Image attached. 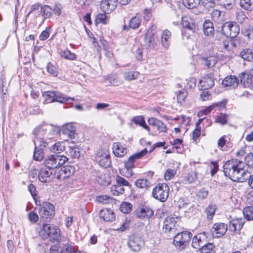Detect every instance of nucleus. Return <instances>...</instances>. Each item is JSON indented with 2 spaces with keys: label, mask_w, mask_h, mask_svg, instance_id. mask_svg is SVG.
I'll list each match as a JSON object with an SVG mask.
<instances>
[{
  "label": "nucleus",
  "mask_w": 253,
  "mask_h": 253,
  "mask_svg": "<svg viewBox=\"0 0 253 253\" xmlns=\"http://www.w3.org/2000/svg\"><path fill=\"white\" fill-rule=\"evenodd\" d=\"M245 163L238 159H231L223 165V172L226 176L234 181L244 182L249 179V184L253 189V174L245 169Z\"/></svg>",
  "instance_id": "f257e3e1"
},
{
  "label": "nucleus",
  "mask_w": 253,
  "mask_h": 253,
  "mask_svg": "<svg viewBox=\"0 0 253 253\" xmlns=\"http://www.w3.org/2000/svg\"><path fill=\"white\" fill-rule=\"evenodd\" d=\"M42 96L46 103L54 102L64 103L67 101H73L75 99L74 98L67 97L60 92L54 91H44L42 93Z\"/></svg>",
  "instance_id": "f03ea898"
},
{
  "label": "nucleus",
  "mask_w": 253,
  "mask_h": 253,
  "mask_svg": "<svg viewBox=\"0 0 253 253\" xmlns=\"http://www.w3.org/2000/svg\"><path fill=\"white\" fill-rule=\"evenodd\" d=\"M68 159L64 155H50L47 156L44 161V165L48 169L52 170L63 165Z\"/></svg>",
  "instance_id": "7ed1b4c3"
},
{
  "label": "nucleus",
  "mask_w": 253,
  "mask_h": 253,
  "mask_svg": "<svg viewBox=\"0 0 253 253\" xmlns=\"http://www.w3.org/2000/svg\"><path fill=\"white\" fill-rule=\"evenodd\" d=\"M41 234L43 238H48L50 241H58L60 238V230L57 226L42 223Z\"/></svg>",
  "instance_id": "20e7f679"
},
{
  "label": "nucleus",
  "mask_w": 253,
  "mask_h": 253,
  "mask_svg": "<svg viewBox=\"0 0 253 253\" xmlns=\"http://www.w3.org/2000/svg\"><path fill=\"white\" fill-rule=\"evenodd\" d=\"M219 34V33H217L216 35V39L220 41L218 43L219 49L222 52H228L229 54H231L236 48L237 43V40L233 38L226 37L220 41L221 38L218 36Z\"/></svg>",
  "instance_id": "39448f33"
},
{
  "label": "nucleus",
  "mask_w": 253,
  "mask_h": 253,
  "mask_svg": "<svg viewBox=\"0 0 253 253\" xmlns=\"http://www.w3.org/2000/svg\"><path fill=\"white\" fill-rule=\"evenodd\" d=\"M192 234L188 231L177 233L174 237L173 244L179 250H183L188 246Z\"/></svg>",
  "instance_id": "423d86ee"
},
{
  "label": "nucleus",
  "mask_w": 253,
  "mask_h": 253,
  "mask_svg": "<svg viewBox=\"0 0 253 253\" xmlns=\"http://www.w3.org/2000/svg\"><path fill=\"white\" fill-rule=\"evenodd\" d=\"M39 214L43 223L49 222L54 215V206L49 203L43 202L40 209Z\"/></svg>",
  "instance_id": "0eeeda50"
},
{
  "label": "nucleus",
  "mask_w": 253,
  "mask_h": 253,
  "mask_svg": "<svg viewBox=\"0 0 253 253\" xmlns=\"http://www.w3.org/2000/svg\"><path fill=\"white\" fill-rule=\"evenodd\" d=\"M147 150L145 148L142 151L130 156L125 162V168L126 169V176H131L133 174L132 169L135 167L134 163L137 160L147 153Z\"/></svg>",
  "instance_id": "6e6552de"
},
{
  "label": "nucleus",
  "mask_w": 253,
  "mask_h": 253,
  "mask_svg": "<svg viewBox=\"0 0 253 253\" xmlns=\"http://www.w3.org/2000/svg\"><path fill=\"white\" fill-rule=\"evenodd\" d=\"M50 128V127L45 124L40 125L36 127L33 131V134L35 135L33 140L39 139L41 143H42L43 147H46L48 145V142L45 139L50 138L46 135V132Z\"/></svg>",
  "instance_id": "1a4fd4ad"
},
{
  "label": "nucleus",
  "mask_w": 253,
  "mask_h": 253,
  "mask_svg": "<svg viewBox=\"0 0 253 253\" xmlns=\"http://www.w3.org/2000/svg\"><path fill=\"white\" fill-rule=\"evenodd\" d=\"M222 34L226 37L233 38L239 33L240 28L238 25L233 22H227L222 24L221 27Z\"/></svg>",
  "instance_id": "9d476101"
},
{
  "label": "nucleus",
  "mask_w": 253,
  "mask_h": 253,
  "mask_svg": "<svg viewBox=\"0 0 253 253\" xmlns=\"http://www.w3.org/2000/svg\"><path fill=\"white\" fill-rule=\"evenodd\" d=\"M153 197L161 202L166 201L169 196V187L166 183H159L153 189Z\"/></svg>",
  "instance_id": "9b49d317"
},
{
  "label": "nucleus",
  "mask_w": 253,
  "mask_h": 253,
  "mask_svg": "<svg viewBox=\"0 0 253 253\" xmlns=\"http://www.w3.org/2000/svg\"><path fill=\"white\" fill-rule=\"evenodd\" d=\"M180 218L178 216L167 217L164 221L163 230L165 233L175 234L178 226V222Z\"/></svg>",
  "instance_id": "f8f14e48"
},
{
  "label": "nucleus",
  "mask_w": 253,
  "mask_h": 253,
  "mask_svg": "<svg viewBox=\"0 0 253 253\" xmlns=\"http://www.w3.org/2000/svg\"><path fill=\"white\" fill-rule=\"evenodd\" d=\"M96 160L101 167L105 168L110 167L111 161L109 151L107 149H102L98 151L96 154Z\"/></svg>",
  "instance_id": "ddd939ff"
},
{
  "label": "nucleus",
  "mask_w": 253,
  "mask_h": 253,
  "mask_svg": "<svg viewBox=\"0 0 253 253\" xmlns=\"http://www.w3.org/2000/svg\"><path fill=\"white\" fill-rule=\"evenodd\" d=\"M127 245L132 251L138 252L144 246V241L139 236L131 235L129 237Z\"/></svg>",
  "instance_id": "4468645a"
},
{
  "label": "nucleus",
  "mask_w": 253,
  "mask_h": 253,
  "mask_svg": "<svg viewBox=\"0 0 253 253\" xmlns=\"http://www.w3.org/2000/svg\"><path fill=\"white\" fill-rule=\"evenodd\" d=\"M208 242V236L205 232L196 235L192 239V246L195 249H199L205 246Z\"/></svg>",
  "instance_id": "2eb2a0df"
},
{
  "label": "nucleus",
  "mask_w": 253,
  "mask_h": 253,
  "mask_svg": "<svg viewBox=\"0 0 253 253\" xmlns=\"http://www.w3.org/2000/svg\"><path fill=\"white\" fill-rule=\"evenodd\" d=\"M228 229L226 224L222 222H217L213 225L211 233L214 237L218 238L224 235Z\"/></svg>",
  "instance_id": "dca6fc26"
},
{
  "label": "nucleus",
  "mask_w": 253,
  "mask_h": 253,
  "mask_svg": "<svg viewBox=\"0 0 253 253\" xmlns=\"http://www.w3.org/2000/svg\"><path fill=\"white\" fill-rule=\"evenodd\" d=\"M33 142L35 145L33 159L36 161H41L44 157L43 149L46 147H43L42 143L38 139L33 140Z\"/></svg>",
  "instance_id": "f3484780"
},
{
  "label": "nucleus",
  "mask_w": 253,
  "mask_h": 253,
  "mask_svg": "<svg viewBox=\"0 0 253 253\" xmlns=\"http://www.w3.org/2000/svg\"><path fill=\"white\" fill-rule=\"evenodd\" d=\"M62 133L71 139H74L76 135V128L73 123L64 125L61 129Z\"/></svg>",
  "instance_id": "a211bd4d"
},
{
  "label": "nucleus",
  "mask_w": 253,
  "mask_h": 253,
  "mask_svg": "<svg viewBox=\"0 0 253 253\" xmlns=\"http://www.w3.org/2000/svg\"><path fill=\"white\" fill-rule=\"evenodd\" d=\"M38 178L42 183L49 182L53 178L52 171L46 168H42L39 172Z\"/></svg>",
  "instance_id": "6ab92c4d"
},
{
  "label": "nucleus",
  "mask_w": 253,
  "mask_h": 253,
  "mask_svg": "<svg viewBox=\"0 0 253 253\" xmlns=\"http://www.w3.org/2000/svg\"><path fill=\"white\" fill-rule=\"evenodd\" d=\"M214 84L212 76L211 74L206 75L202 80L199 82V86L201 87L202 90H208L212 87Z\"/></svg>",
  "instance_id": "aec40b11"
},
{
  "label": "nucleus",
  "mask_w": 253,
  "mask_h": 253,
  "mask_svg": "<svg viewBox=\"0 0 253 253\" xmlns=\"http://www.w3.org/2000/svg\"><path fill=\"white\" fill-rule=\"evenodd\" d=\"M116 0H102L100 8L105 13H110L114 10L117 6Z\"/></svg>",
  "instance_id": "412c9836"
},
{
  "label": "nucleus",
  "mask_w": 253,
  "mask_h": 253,
  "mask_svg": "<svg viewBox=\"0 0 253 253\" xmlns=\"http://www.w3.org/2000/svg\"><path fill=\"white\" fill-rule=\"evenodd\" d=\"M113 152L114 155L117 157H123L127 152L126 148L121 143L114 142L112 146Z\"/></svg>",
  "instance_id": "4be33fe9"
},
{
  "label": "nucleus",
  "mask_w": 253,
  "mask_h": 253,
  "mask_svg": "<svg viewBox=\"0 0 253 253\" xmlns=\"http://www.w3.org/2000/svg\"><path fill=\"white\" fill-rule=\"evenodd\" d=\"M75 172V168L73 166H65L61 168L57 175L58 179H64L73 174Z\"/></svg>",
  "instance_id": "5701e85b"
},
{
  "label": "nucleus",
  "mask_w": 253,
  "mask_h": 253,
  "mask_svg": "<svg viewBox=\"0 0 253 253\" xmlns=\"http://www.w3.org/2000/svg\"><path fill=\"white\" fill-rule=\"evenodd\" d=\"M156 30V26L152 25L148 29L147 33L145 36V42L149 47L154 46L156 43L154 37Z\"/></svg>",
  "instance_id": "b1692460"
},
{
  "label": "nucleus",
  "mask_w": 253,
  "mask_h": 253,
  "mask_svg": "<svg viewBox=\"0 0 253 253\" xmlns=\"http://www.w3.org/2000/svg\"><path fill=\"white\" fill-rule=\"evenodd\" d=\"M153 214L154 211L152 209L147 206L140 208L136 212L137 216L141 219L149 218L153 216Z\"/></svg>",
  "instance_id": "393cba45"
},
{
  "label": "nucleus",
  "mask_w": 253,
  "mask_h": 253,
  "mask_svg": "<svg viewBox=\"0 0 253 253\" xmlns=\"http://www.w3.org/2000/svg\"><path fill=\"white\" fill-rule=\"evenodd\" d=\"M239 84L238 79L234 76H228L224 78L222 82V84L230 88H235Z\"/></svg>",
  "instance_id": "a878e982"
},
{
  "label": "nucleus",
  "mask_w": 253,
  "mask_h": 253,
  "mask_svg": "<svg viewBox=\"0 0 253 253\" xmlns=\"http://www.w3.org/2000/svg\"><path fill=\"white\" fill-rule=\"evenodd\" d=\"M244 225L242 218L233 219L229 224V231L234 233L237 230H240Z\"/></svg>",
  "instance_id": "bb28decb"
},
{
  "label": "nucleus",
  "mask_w": 253,
  "mask_h": 253,
  "mask_svg": "<svg viewBox=\"0 0 253 253\" xmlns=\"http://www.w3.org/2000/svg\"><path fill=\"white\" fill-rule=\"evenodd\" d=\"M182 24L184 28L187 29L192 33L195 32L197 26L193 19L188 17L181 18Z\"/></svg>",
  "instance_id": "cd10ccee"
},
{
  "label": "nucleus",
  "mask_w": 253,
  "mask_h": 253,
  "mask_svg": "<svg viewBox=\"0 0 253 253\" xmlns=\"http://www.w3.org/2000/svg\"><path fill=\"white\" fill-rule=\"evenodd\" d=\"M99 217L106 221H112L115 218V215L113 211L108 209L101 210L99 211Z\"/></svg>",
  "instance_id": "c85d7f7f"
},
{
  "label": "nucleus",
  "mask_w": 253,
  "mask_h": 253,
  "mask_svg": "<svg viewBox=\"0 0 253 253\" xmlns=\"http://www.w3.org/2000/svg\"><path fill=\"white\" fill-rule=\"evenodd\" d=\"M203 32L205 35L212 36L213 35L214 29L212 22L210 20H206L203 23Z\"/></svg>",
  "instance_id": "c756f323"
},
{
  "label": "nucleus",
  "mask_w": 253,
  "mask_h": 253,
  "mask_svg": "<svg viewBox=\"0 0 253 253\" xmlns=\"http://www.w3.org/2000/svg\"><path fill=\"white\" fill-rule=\"evenodd\" d=\"M252 75L249 72H243L239 75L241 84L245 87H250L252 84Z\"/></svg>",
  "instance_id": "7c9ffc66"
},
{
  "label": "nucleus",
  "mask_w": 253,
  "mask_h": 253,
  "mask_svg": "<svg viewBox=\"0 0 253 253\" xmlns=\"http://www.w3.org/2000/svg\"><path fill=\"white\" fill-rule=\"evenodd\" d=\"M217 106L219 107V110H221L222 108H224L225 107V103L224 102H220L218 103H214L212 105L208 107L207 108H206L205 109L201 111L199 113L198 115H199V116H200V114L202 116L206 115L208 114L209 113H210L212 111V110L213 109V108H214L215 107H217Z\"/></svg>",
  "instance_id": "2f4dec72"
},
{
  "label": "nucleus",
  "mask_w": 253,
  "mask_h": 253,
  "mask_svg": "<svg viewBox=\"0 0 253 253\" xmlns=\"http://www.w3.org/2000/svg\"><path fill=\"white\" fill-rule=\"evenodd\" d=\"M65 146L63 142L58 141L52 145L50 148V151L54 153H60L65 150Z\"/></svg>",
  "instance_id": "473e14b6"
},
{
  "label": "nucleus",
  "mask_w": 253,
  "mask_h": 253,
  "mask_svg": "<svg viewBox=\"0 0 253 253\" xmlns=\"http://www.w3.org/2000/svg\"><path fill=\"white\" fill-rule=\"evenodd\" d=\"M240 55L244 60L249 61L253 60V52L250 48L243 49L240 52Z\"/></svg>",
  "instance_id": "72a5a7b5"
},
{
  "label": "nucleus",
  "mask_w": 253,
  "mask_h": 253,
  "mask_svg": "<svg viewBox=\"0 0 253 253\" xmlns=\"http://www.w3.org/2000/svg\"><path fill=\"white\" fill-rule=\"evenodd\" d=\"M141 23L139 16L136 15L132 17L129 21V27L132 29H136L139 28Z\"/></svg>",
  "instance_id": "f704fd0d"
},
{
  "label": "nucleus",
  "mask_w": 253,
  "mask_h": 253,
  "mask_svg": "<svg viewBox=\"0 0 253 253\" xmlns=\"http://www.w3.org/2000/svg\"><path fill=\"white\" fill-rule=\"evenodd\" d=\"M171 33L168 30H166L162 36V44L164 47L167 48L169 47L170 43Z\"/></svg>",
  "instance_id": "c9c22d12"
},
{
  "label": "nucleus",
  "mask_w": 253,
  "mask_h": 253,
  "mask_svg": "<svg viewBox=\"0 0 253 253\" xmlns=\"http://www.w3.org/2000/svg\"><path fill=\"white\" fill-rule=\"evenodd\" d=\"M217 210L215 205L210 204L206 209L205 212L207 214L208 219L211 220L215 214V212Z\"/></svg>",
  "instance_id": "e433bc0d"
},
{
  "label": "nucleus",
  "mask_w": 253,
  "mask_h": 253,
  "mask_svg": "<svg viewBox=\"0 0 253 253\" xmlns=\"http://www.w3.org/2000/svg\"><path fill=\"white\" fill-rule=\"evenodd\" d=\"M217 3L227 9H231L234 5L235 0H216Z\"/></svg>",
  "instance_id": "4c0bfd02"
},
{
  "label": "nucleus",
  "mask_w": 253,
  "mask_h": 253,
  "mask_svg": "<svg viewBox=\"0 0 253 253\" xmlns=\"http://www.w3.org/2000/svg\"><path fill=\"white\" fill-rule=\"evenodd\" d=\"M135 184L138 188L147 189L151 186V182L146 179H139L136 180Z\"/></svg>",
  "instance_id": "58836bf2"
},
{
  "label": "nucleus",
  "mask_w": 253,
  "mask_h": 253,
  "mask_svg": "<svg viewBox=\"0 0 253 253\" xmlns=\"http://www.w3.org/2000/svg\"><path fill=\"white\" fill-rule=\"evenodd\" d=\"M203 63L207 67H213L216 63V58L214 56H210L203 59Z\"/></svg>",
  "instance_id": "ea45409f"
},
{
  "label": "nucleus",
  "mask_w": 253,
  "mask_h": 253,
  "mask_svg": "<svg viewBox=\"0 0 253 253\" xmlns=\"http://www.w3.org/2000/svg\"><path fill=\"white\" fill-rule=\"evenodd\" d=\"M110 191L113 195L118 196L124 194L125 188L116 183V184L113 185L111 187Z\"/></svg>",
  "instance_id": "a19ab883"
},
{
  "label": "nucleus",
  "mask_w": 253,
  "mask_h": 253,
  "mask_svg": "<svg viewBox=\"0 0 253 253\" xmlns=\"http://www.w3.org/2000/svg\"><path fill=\"white\" fill-rule=\"evenodd\" d=\"M132 121L135 124L143 126L147 130L150 131V127L146 124L143 117L141 116H136L134 117Z\"/></svg>",
  "instance_id": "79ce46f5"
},
{
  "label": "nucleus",
  "mask_w": 253,
  "mask_h": 253,
  "mask_svg": "<svg viewBox=\"0 0 253 253\" xmlns=\"http://www.w3.org/2000/svg\"><path fill=\"white\" fill-rule=\"evenodd\" d=\"M240 5L245 10L253 11V0H240Z\"/></svg>",
  "instance_id": "37998d69"
},
{
  "label": "nucleus",
  "mask_w": 253,
  "mask_h": 253,
  "mask_svg": "<svg viewBox=\"0 0 253 253\" xmlns=\"http://www.w3.org/2000/svg\"><path fill=\"white\" fill-rule=\"evenodd\" d=\"M69 155L73 158H78L80 156V149L78 146H70Z\"/></svg>",
  "instance_id": "c03bdc74"
},
{
  "label": "nucleus",
  "mask_w": 253,
  "mask_h": 253,
  "mask_svg": "<svg viewBox=\"0 0 253 253\" xmlns=\"http://www.w3.org/2000/svg\"><path fill=\"white\" fill-rule=\"evenodd\" d=\"M244 217L248 220H253V206L245 207L243 210Z\"/></svg>",
  "instance_id": "a18cd8bd"
},
{
  "label": "nucleus",
  "mask_w": 253,
  "mask_h": 253,
  "mask_svg": "<svg viewBox=\"0 0 253 253\" xmlns=\"http://www.w3.org/2000/svg\"><path fill=\"white\" fill-rule=\"evenodd\" d=\"M62 245L63 247L61 251V253H80L78 252L75 251L71 243L67 242L66 244H63Z\"/></svg>",
  "instance_id": "49530a36"
},
{
  "label": "nucleus",
  "mask_w": 253,
  "mask_h": 253,
  "mask_svg": "<svg viewBox=\"0 0 253 253\" xmlns=\"http://www.w3.org/2000/svg\"><path fill=\"white\" fill-rule=\"evenodd\" d=\"M228 115L226 114L220 113L215 119L214 123L220 124L223 126L227 124Z\"/></svg>",
  "instance_id": "de8ad7c7"
},
{
  "label": "nucleus",
  "mask_w": 253,
  "mask_h": 253,
  "mask_svg": "<svg viewBox=\"0 0 253 253\" xmlns=\"http://www.w3.org/2000/svg\"><path fill=\"white\" fill-rule=\"evenodd\" d=\"M139 75L137 72L128 71L124 73V77L126 80L129 81L137 79Z\"/></svg>",
  "instance_id": "09e8293b"
},
{
  "label": "nucleus",
  "mask_w": 253,
  "mask_h": 253,
  "mask_svg": "<svg viewBox=\"0 0 253 253\" xmlns=\"http://www.w3.org/2000/svg\"><path fill=\"white\" fill-rule=\"evenodd\" d=\"M60 55L62 57L71 60H74L76 58V55L68 49L61 51Z\"/></svg>",
  "instance_id": "8fccbe9b"
},
{
  "label": "nucleus",
  "mask_w": 253,
  "mask_h": 253,
  "mask_svg": "<svg viewBox=\"0 0 253 253\" xmlns=\"http://www.w3.org/2000/svg\"><path fill=\"white\" fill-rule=\"evenodd\" d=\"M200 2L208 10H211L215 5L214 0H200Z\"/></svg>",
  "instance_id": "3c124183"
},
{
  "label": "nucleus",
  "mask_w": 253,
  "mask_h": 253,
  "mask_svg": "<svg viewBox=\"0 0 253 253\" xmlns=\"http://www.w3.org/2000/svg\"><path fill=\"white\" fill-rule=\"evenodd\" d=\"M132 209V205L129 203L123 202L120 207V211L124 213H129Z\"/></svg>",
  "instance_id": "603ef678"
},
{
  "label": "nucleus",
  "mask_w": 253,
  "mask_h": 253,
  "mask_svg": "<svg viewBox=\"0 0 253 253\" xmlns=\"http://www.w3.org/2000/svg\"><path fill=\"white\" fill-rule=\"evenodd\" d=\"M242 32L243 34L248 37L249 39L253 38V26H247L242 30Z\"/></svg>",
  "instance_id": "864d4df0"
},
{
  "label": "nucleus",
  "mask_w": 253,
  "mask_h": 253,
  "mask_svg": "<svg viewBox=\"0 0 253 253\" xmlns=\"http://www.w3.org/2000/svg\"><path fill=\"white\" fill-rule=\"evenodd\" d=\"M197 179V172L192 171L189 173L185 177L184 180L186 183L189 184L195 182Z\"/></svg>",
  "instance_id": "5fc2aeb1"
},
{
  "label": "nucleus",
  "mask_w": 253,
  "mask_h": 253,
  "mask_svg": "<svg viewBox=\"0 0 253 253\" xmlns=\"http://www.w3.org/2000/svg\"><path fill=\"white\" fill-rule=\"evenodd\" d=\"M183 3L185 7L193 8L200 3V0H183Z\"/></svg>",
  "instance_id": "6e6d98bb"
},
{
  "label": "nucleus",
  "mask_w": 253,
  "mask_h": 253,
  "mask_svg": "<svg viewBox=\"0 0 253 253\" xmlns=\"http://www.w3.org/2000/svg\"><path fill=\"white\" fill-rule=\"evenodd\" d=\"M42 5L39 3H35L32 5L30 11L28 12V13L26 15V17H28L29 15L35 12L36 11V16H39L41 14V8Z\"/></svg>",
  "instance_id": "4d7b16f0"
},
{
  "label": "nucleus",
  "mask_w": 253,
  "mask_h": 253,
  "mask_svg": "<svg viewBox=\"0 0 253 253\" xmlns=\"http://www.w3.org/2000/svg\"><path fill=\"white\" fill-rule=\"evenodd\" d=\"M116 183L119 185H120L122 187L124 186H126L128 187H131V185L129 184L128 181H127L125 178L122 177L119 175H117L116 176Z\"/></svg>",
  "instance_id": "13d9d810"
},
{
  "label": "nucleus",
  "mask_w": 253,
  "mask_h": 253,
  "mask_svg": "<svg viewBox=\"0 0 253 253\" xmlns=\"http://www.w3.org/2000/svg\"><path fill=\"white\" fill-rule=\"evenodd\" d=\"M196 80L195 78H190L186 79L184 82L185 87L186 89H191L194 88L196 86Z\"/></svg>",
  "instance_id": "bf43d9fd"
},
{
  "label": "nucleus",
  "mask_w": 253,
  "mask_h": 253,
  "mask_svg": "<svg viewBox=\"0 0 253 253\" xmlns=\"http://www.w3.org/2000/svg\"><path fill=\"white\" fill-rule=\"evenodd\" d=\"M213 247L214 245L212 244L207 242L205 246H203L199 249L200 252L201 253H211Z\"/></svg>",
  "instance_id": "052dcab7"
},
{
  "label": "nucleus",
  "mask_w": 253,
  "mask_h": 253,
  "mask_svg": "<svg viewBox=\"0 0 253 253\" xmlns=\"http://www.w3.org/2000/svg\"><path fill=\"white\" fill-rule=\"evenodd\" d=\"M42 11L45 18H49L51 16L52 9L49 6L47 5H44L43 6H42L41 13Z\"/></svg>",
  "instance_id": "680f3d73"
},
{
  "label": "nucleus",
  "mask_w": 253,
  "mask_h": 253,
  "mask_svg": "<svg viewBox=\"0 0 253 253\" xmlns=\"http://www.w3.org/2000/svg\"><path fill=\"white\" fill-rule=\"evenodd\" d=\"M112 199L107 195H102L98 196L96 198V201L103 204H106L109 203L112 201Z\"/></svg>",
  "instance_id": "e2e57ef3"
},
{
  "label": "nucleus",
  "mask_w": 253,
  "mask_h": 253,
  "mask_svg": "<svg viewBox=\"0 0 253 253\" xmlns=\"http://www.w3.org/2000/svg\"><path fill=\"white\" fill-rule=\"evenodd\" d=\"M187 95V92L185 89H182L179 91L177 95V101L179 103H182L184 101Z\"/></svg>",
  "instance_id": "0e129e2a"
},
{
  "label": "nucleus",
  "mask_w": 253,
  "mask_h": 253,
  "mask_svg": "<svg viewBox=\"0 0 253 253\" xmlns=\"http://www.w3.org/2000/svg\"><path fill=\"white\" fill-rule=\"evenodd\" d=\"M47 70L49 74H51L54 77H56L58 75V71L57 68L55 66L50 63H48L47 65Z\"/></svg>",
  "instance_id": "69168bd1"
},
{
  "label": "nucleus",
  "mask_w": 253,
  "mask_h": 253,
  "mask_svg": "<svg viewBox=\"0 0 253 253\" xmlns=\"http://www.w3.org/2000/svg\"><path fill=\"white\" fill-rule=\"evenodd\" d=\"M155 126L160 132H166L167 131V127L165 124L161 120H159Z\"/></svg>",
  "instance_id": "338daca9"
},
{
  "label": "nucleus",
  "mask_w": 253,
  "mask_h": 253,
  "mask_svg": "<svg viewBox=\"0 0 253 253\" xmlns=\"http://www.w3.org/2000/svg\"><path fill=\"white\" fill-rule=\"evenodd\" d=\"M246 165L248 167L253 168V153H250L245 158Z\"/></svg>",
  "instance_id": "774afa93"
}]
</instances>
